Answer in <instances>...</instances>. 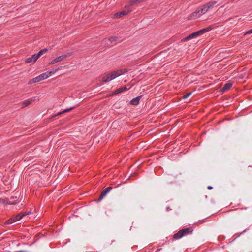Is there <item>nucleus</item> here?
<instances>
[{
    "label": "nucleus",
    "instance_id": "obj_26",
    "mask_svg": "<svg viewBox=\"0 0 252 252\" xmlns=\"http://www.w3.org/2000/svg\"><path fill=\"white\" fill-rule=\"evenodd\" d=\"M21 215H23V217L26 215H28L29 214V212H24V213H21Z\"/></svg>",
    "mask_w": 252,
    "mask_h": 252
},
{
    "label": "nucleus",
    "instance_id": "obj_18",
    "mask_svg": "<svg viewBox=\"0 0 252 252\" xmlns=\"http://www.w3.org/2000/svg\"><path fill=\"white\" fill-rule=\"evenodd\" d=\"M39 81L38 80V78L37 77L30 80L28 83L29 84H33V83H37V82H38Z\"/></svg>",
    "mask_w": 252,
    "mask_h": 252
},
{
    "label": "nucleus",
    "instance_id": "obj_15",
    "mask_svg": "<svg viewBox=\"0 0 252 252\" xmlns=\"http://www.w3.org/2000/svg\"><path fill=\"white\" fill-rule=\"evenodd\" d=\"M196 37L195 34L194 32L190 34L189 35L187 36L186 38H185L184 39H183L182 40L183 41H187V40H188L189 39H190L191 38H193L194 37Z\"/></svg>",
    "mask_w": 252,
    "mask_h": 252
},
{
    "label": "nucleus",
    "instance_id": "obj_19",
    "mask_svg": "<svg viewBox=\"0 0 252 252\" xmlns=\"http://www.w3.org/2000/svg\"><path fill=\"white\" fill-rule=\"evenodd\" d=\"M31 103V100H27L22 102V107H25Z\"/></svg>",
    "mask_w": 252,
    "mask_h": 252
},
{
    "label": "nucleus",
    "instance_id": "obj_1",
    "mask_svg": "<svg viewBox=\"0 0 252 252\" xmlns=\"http://www.w3.org/2000/svg\"><path fill=\"white\" fill-rule=\"evenodd\" d=\"M220 0H214L210 1L202 7L198 8L196 11L193 12L191 15V18L196 19L200 17L202 15L206 13L210 8H212L217 4Z\"/></svg>",
    "mask_w": 252,
    "mask_h": 252
},
{
    "label": "nucleus",
    "instance_id": "obj_24",
    "mask_svg": "<svg viewBox=\"0 0 252 252\" xmlns=\"http://www.w3.org/2000/svg\"><path fill=\"white\" fill-rule=\"evenodd\" d=\"M6 203L8 204H9V205H15V204H17V202L15 201L12 202V201H7L6 202Z\"/></svg>",
    "mask_w": 252,
    "mask_h": 252
},
{
    "label": "nucleus",
    "instance_id": "obj_2",
    "mask_svg": "<svg viewBox=\"0 0 252 252\" xmlns=\"http://www.w3.org/2000/svg\"><path fill=\"white\" fill-rule=\"evenodd\" d=\"M192 231L193 230L191 227L183 229L175 234L173 237L175 239H178L192 232Z\"/></svg>",
    "mask_w": 252,
    "mask_h": 252
},
{
    "label": "nucleus",
    "instance_id": "obj_7",
    "mask_svg": "<svg viewBox=\"0 0 252 252\" xmlns=\"http://www.w3.org/2000/svg\"><path fill=\"white\" fill-rule=\"evenodd\" d=\"M38 59L36 54L33 55L31 57L28 58L26 60V63H30L33 62V63Z\"/></svg>",
    "mask_w": 252,
    "mask_h": 252
},
{
    "label": "nucleus",
    "instance_id": "obj_14",
    "mask_svg": "<svg viewBox=\"0 0 252 252\" xmlns=\"http://www.w3.org/2000/svg\"><path fill=\"white\" fill-rule=\"evenodd\" d=\"M23 217V215H21V213L14 216L12 217V219H13V220L14 222H16L18 220H19L20 219H21Z\"/></svg>",
    "mask_w": 252,
    "mask_h": 252
},
{
    "label": "nucleus",
    "instance_id": "obj_4",
    "mask_svg": "<svg viewBox=\"0 0 252 252\" xmlns=\"http://www.w3.org/2000/svg\"><path fill=\"white\" fill-rule=\"evenodd\" d=\"M112 189V188L111 187H109L105 189L101 192V195L99 197L98 200L100 201L102 200Z\"/></svg>",
    "mask_w": 252,
    "mask_h": 252
},
{
    "label": "nucleus",
    "instance_id": "obj_3",
    "mask_svg": "<svg viewBox=\"0 0 252 252\" xmlns=\"http://www.w3.org/2000/svg\"><path fill=\"white\" fill-rule=\"evenodd\" d=\"M58 69H55L54 72L53 71H47L46 72L43 73L42 74L37 76L38 80L39 81L43 80L45 79L48 78L50 76L52 75V74L56 72L57 71Z\"/></svg>",
    "mask_w": 252,
    "mask_h": 252
},
{
    "label": "nucleus",
    "instance_id": "obj_9",
    "mask_svg": "<svg viewBox=\"0 0 252 252\" xmlns=\"http://www.w3.org/2000/svg\"><path fill=\"white\" fill-rule=\"evenodd\" d=\"M129 12V11L123 10L121 12H118L115 15V17L117 18H120L122 16L126 15Z\"/></svg>",
    "mask_w": 252,
    "mask_h": 252
},
{
    "label": "nucleus",
    "instance_id": "obj_17",
    "mask_svg": "<svg viewBox=\"0 0 252 252\" xmlns=\"http://www.w3.org/2000/svg\"><path fill=\"white\" fill-rule=\"evenodd\" d=\"M47 50H48L47 49H44L43 50H40L38 53V54H36V55L37 56V58H39L42 54L45 53L47 51Z\"/></svg>",
    "mask_w": 252,
    "mask_h": 252
},
{
    "label": "nucleus",
    "instance_id": "obj_10",
    "mask_svg": "<svg viewBox=\"0 0 252 252\" xmlns=\"http://www.w3.org/2000/svg\"><path fill=\"white\" fill-rule=\"evenodd\" d=\"M141 96H138L131 100L130 103L133 105H137L139 103V100Z\"/></svg>",
    "mask_w": 252,
    "mask_h": 252
},
{
    "label": "nucleus",
    "instance_id": "obj_28",
    "mask_svg": "<svg viewBox=\"0 0 252 252\" xmlns=\"http://www.w3.org/2000/svg\"><path fill=\"white\" fill-rule=\"evenodd\" d=\"M17 198V196H12V197H11V199H15V198Z\"/></svg>",
    "mask_w": 252,
    "mask_h": 252
},
{
    "label": "nucleus",
    "instance_id": "obj_6",
    "mask_svg": "<svg viewBox=\"0 0 252 252\" xmlns=\"http://www.w3.org/2000/svg\"><path fill=\"white\" fill-rule=\"evenodd\" d=\"M64 59H65V56L61 55L57 57L56 58L54 59V60H52L49 63V64H54L58 62L63 61Z\"/></svg>",
    "mask_w": 252,
    "mask_h": 252
},
{
    "label": "nucleus",
    "instance_id": "obj_16",
    "mask_svg": "<svg viewBox=\"0 0 252 252\" xmlns=\"http://www.w3.org/2000/svg\"><path fill=\"white\" fill-rule=\"evenodd\" d=\"M74 108V107H71L70 108H68V109H66L63 111L62 112H59L56 115H55V116H59V115H60L61 114H63V113H66V112H70V111H71Z\"/></svg>",
    "mask_w": 252,
    "mask_h": 252
},
{
    "label": "nucleus",
    "instance_id": "obj_20",
    "mask_svg": "<svg viewBox=\"0 0 252 252\" xmlns=\"http://www.w3.org/2000/svg\"><path fill=\"white\" fill-rule=\"evenodd\" d=\"M14 222V220H13V219H12V218L8 219V220H7L5 222V224H12V223Z\"/></svg>",
    "mask_w": 252,
    "mask_h": 252
},
{
    "label": "nucleus",
    "instance_id": "obj_22",
    "mask_svg": "<svg viewBox=\"0 0 252 252\" xmlns=\"http://www.w3.org/2000/svg\"><path fill=\"white\" fill-rule=\"evenodd\" d=\"M117 39V38L116 37H110L108 40L109 41H110L111 42H113L115 41L116 40V39Z\"/></svg>",
    "mask_w": 252,
    "mask_h": 252
},
{
    "label": "nucleus",
    "instance_id": "obj_25",
    "mask_svg": "<svg viewBox=\"0 0 252 252\" xmlns=\"http://www.w3.org/2000/svg\"><path fill=\"white\" fill-rule=\"evenodd\" d=\"M251 33H252V29H251V30H249L248 31H247L245 34L246 35V34H251Z\"/></svg>",
    "mask_w": 252,
    "mask_h": 252
},
{
    "label": "nucleus",
    "instance_id": "obj_27",
    "mask_svg": "<svg viewBox=\"0 0 252 252\" xmlns=\"http://www.w3.org/2000/svg\"><path fill=\"white\" fill-rule=\"evenodd\" d=\"M208 189L210 190V189H212V187L211 186H209L208 187Z\"/></svg>",
    "mask_w": 252,
    "mask_h": 252
},
{
    "label": "nucleus",
    "instance_id": "obj_8",
    "mask_svg": "<svg viewBox=\"0 0 252 252\" xmlns=\"http://www.w3.org/2000/svg\"><path fill=\"white\" fill-rule=\"evenodd\" d=\"M209 30H210V28H207L199 30L198 31H197L196 32H194V33H195L196 36H199L200 35L203 34L204 33H205L207 32H208Z\"/></svg>",
    "mask_w": 252,
    "mask_h": 252
},
{
    "label": "nucleus",
    "instance_id": "obj_11",
    "mask_svg": "<svg viewBox=\"0 0 252 252\" xmlns=\"http://www.w3.org/2000/svg\"><path fill=\"white\" fill-rule=\"evenodd\" d=\"M232 84L231 83H226L223 88H222V92H224L225 91H228V90L230 89V88L232 87Z\"/></svg>",
    "mask_w": 252,
    "mask_h": 252
},
{
    "label": "nucleus",
    "instance_id": "obj_12",
    "mask_svg": "<svg viewBox=\"0 0 252 252\" xmlns=\"http://www.w3.org/2000/svg\"><path fill=\"white\" fill-rule=\"evenodd\" d=\"M127 90V89L126 87H122L121 88H119L113 92V94H118L119 93H122V92H124V91H126Z\"/></svg>",
    "mask_w": 252,
    "mask_h": 252
},
{
    "label": "nucleus",
    "instance_id": "obj_13",
    "mask_svg": "<svg viewBox=\"0 0 252 252\" xmlns=\"http://www.w3.org/2000/svg\"><path fill=\"white\" fill-rule=\"evenodd\" d=\"M110 76V75H109V73L107 74V75L102 77V81L104 82H107L112 80V78Z\"/></svg>",
    "mask_w": 252,
    "mask_h": 252
},
{
    "label": "nucleus",
    "instance_id": "obj_23",
    "mask_svg": "<svg viewBox=\"0 0 252 252\" xmlns=\"http://www.w3.org/2000/svg\"><path fill=\"white\" fill-rule=\"evenodd\" d=\"M72 53L71 52H66L62 56H65V59L67 57H69L71 55Z\"/></svg>",
    "mask_w": 252,
    "mask_h": 252
},
{
    "label": "nucleus",
    "instance_id": "obj_5",
    "mask_svg": "<svg viewBox=\"0 0 252 252\" xmlns=\"http://www.w3.org/2000/svg\"><path fill=\"white\" fill-rule=\"evenodd\" d=\"M109 74V75H110V76L112 78V80H113V79H115V78H116L117 77H118L120 75H121V74H122L123 72H122V70L114 71H113Z\"/></svg>",
    "mask_w": 252,
    "mask_h": 252
},
{
    "label": "nucleus",
    "instance_id": "obj_21",
    "mask_svg": "<svg viewBox=\"0 0 252 252\" xmlns=\"http://www.w3.org/2000/svg\"><path fill=\"white\" fill-rule=\"evenodd\" d=\"M192 94V93L191 92H189V93H188L187 94H185L183 98V99H187Z\"/></svg>",
    "mask_w": 252,
    "mask_h": 252
}]
</instances>
